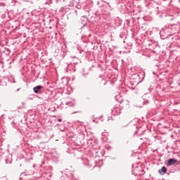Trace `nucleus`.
I'll return each instance as SVG.
<instances>
[{"mask_svg": "<svg viewBox=\"0 0 180 180\" xmlns=\"http://www.w3.org/2000/svg\"><path fill=\"white\" fill-rule=\"evenodd\" d=\"M41 88H43L42 86H37L33 88V91L35 94H39V91H40V89H41Z\"/></svg>", "mask_w": 180, "mask_h": 180, "instance_id": "obj_2", "label": "nucleus"}, {"mask_svg": "<svg viewBox=\"0 0 180 180\" xmlns=\"http://www.w3.org/2000/svg\"><path fill=\"white\" fill-rule=\"evenodd\" d=\"M58 122H62L61 119H58Z\"/></svg>", "mask_w": 180, "mask_h": 180, "instance_id": "obj_4", "label": "nucleus"}, {"mask_svg": "<svg viewBox=\"0 0 180 180\" xmlns=\"http://www.w3.org/2000/svg\"><path fill=\"white\" fill-rule=\"evenodd\" d=\"M159 174H161V172H164V174L167 173V167H162L160 170H158Z\"/></svg>", "mask_w": 180, "mask_h": 180, "instance_id": "obj_3", "label": "nucleus"}, {"mask_svg": "<svg viewBox=\"0 0 180 180\" xmlns=\"http://www.w3.org/2000/svg\"><path fill=\"white\" fill-rule=\"evenodd\" d=\"M178 162V160L176 159H169L167 160V166L171 167V165H175Z\"/></svg>", "mask_w": 180, "mask_h": 180, "instance_id": "obj_1", "label": "nucleus"}]
</instances>
